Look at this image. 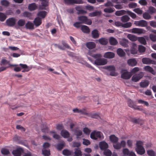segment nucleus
Returning <instances> with one entry per match:
<instances>
[{"label": "nucleus", "instance_id": "obj_59", "mask_svg": "<svg viewBox=\"0 0 156 156\" xmlns=\"http://www.w3.org/2000/svg\"><path fill=\"white\" fill-rule=\"evenodd\" d=\"M130 151L127 148H125L122 150V153L124 156H128Z\"/></svg>", "mask_w": 156, "mask_h": 156}, {"label": "nucleus", "instance_id": "obj_44", "mask_svg": "<svg viewBox=\"0 0 156 156\" xmlns=\"http://www.w3.org/2000/svg\"><path fill=\"white\" fill-rule=\"evenodd\" d=\"M17 23L18 26L23 27L25 24V21L23 19H20L18 21Z\"/></svg>", "mask_w": 156, "mask_h": 156}, {"label": "nucleus", "instance_id": "obj_26", "mask_svg": "<svg viewBox=\"0 0 156 156\" xmlns=\"http://www.w3.org/2000/svg\"><path fill=\"white\" fill-rule=\"evenodd\" d=\"M41 2L42 5L44 7L42 9H46L45 7L48 6L49 5V0H40Z\"/></svg>", "mask_w": 156, "mask_h": 156}, {"label": "nucleus", "instance_id": "obj_29", "mask_svg": "<svg viewBox=\"0 0 156 156\" xmlns=\"http://www.w3.org/2000/svg\"><path fill=\"white\" fill-rule=\"evenodd\" d=\"M81 30L84 33H89L90 32V29L89 27L85 25H82L81 26Z\"/></svg>", "mask_w": 156, "mask_h": 156}, {"label": "nucleus", "instance_id": "obj_64", "mask_svg": "<svg viewBox=\"0 0 156 156\" xmlns=\"http://www.w3.org/2000/svg\"><path fill=\"white\" fill-rule=\"evenodd\" d=\"M62 44L63 45V47L68 48L71 49L70 47L64 41H62L61 42Z\"/></svg>", "mask_w": 156, "mask_h": 156}, {"label": "nucleus", "instance_id": "obj_10", "mask_svg": "<svg viewBox=\"0 0 156 156\" xmlns=\"http://www.w3.org/2000/svg\"><path fill=\"white\" fill-rule=\"evenodd\" d=\"M64 2L66 4L73 5L75 4H81L83 3L82 0H64Z\"/></svg>", "mask_w": 156, "mask_h": 156}, {"label": "nucleus", "instance_id": "obj_16", "mask_svg": "<svg viewBox=\"0 0 156 156\" xmlns=\"http://www.w3.org/2000/svg\"><path fill=\"white\" fill-rule=\"evenodd\" d=\"M144 69L146 71L154 75H155V72L151 67L149 66H145Z\"/></svg>", "mask_w": 156, "mask_h": 156}, {"label": "nucleus", "instance_id": "obj_15", "mask_svg": "<svg viewBox=\"0 0 156 156\" xmlns=\"http://www.w3.org/2000/svg\"><path fill=\"white\" fill-rule=\"evenodd\" d=\"M99 147L102 150H105L108 147V144L104 141L100 142L99 144Z\"/></svg>", "mask_w": 156, "mask_h": 156}, {"label": "nucleus", "instance_id": "obj_30", "mask_svg": "<svg viewBox=\"0 0 156 156\" xmlns=\"http://www.w3.org/2000/svg\"><path fill=\"white\" fill-rule=\"evenodd\" d=\"M109 42L111 45H115L118 43L117 40L114 37H111L109 39Z\"/></svg>", "mask_w": 156, "mask_h": 156}, {"label": "nucleus", "instance_id": "obj_41", "mask_svg": "<svg viewBox=\"0 0 156 156\" xmlns=\"http://www.w3.org/2000/svg\"><path fill=\"white\" fill-rule=\"evenodd\" d=\"M129 17L126 15H124L121 17V21L123 23L127 22L129 20Z\"/></svg>", "mask_w": 156, "mask_h": 156}, {"label": "nucleus", "instance_id": "obj_34", "mask_svg": "<svg viewBox=\"0 0 156 156\" xmlns=\"http://www.w3.org/2000/svg\"><path fill=\"white\" fill-rule=\"evenodd\" d=\"M149 82L148 81L145 80L140 83V86L141 87L145 88L147 87L149 85Z\"/></svg>", "mask_w": 156, "mask_h": 156}, {"label": "nucleus", "instance_id": "obj_7", "mask_svg": "<svg viewBox=\"0 0 156 156\" xmlns=\"http://www.w3.org/2000/svg\"><path fill=\"white\" fill-rule=\"evenodd\" d=\"M127 103L129 107L133 108L134 110L139 111L142 110L141 108H139V106L136 105L135 102L131 99H129Z\"/></svg>", "mask_w": 156, "mask_h": 156}, {"label": "nucleus", "instance_id": "obj_18", "mask_svg": "<svg viewBox=\"0 0 156 156\" xmlns=\"http://www.w3.org/2000/svg\"><path fill=\"white\" fill-rule=\"evenodd\" d=\"M74 133L77 138H79L82 135V132L78 127L75 128L74 130Z\"/></svg>", "mask_w": 156, "mask_h": 156}, {"label": "nucleus", "instance_id": "obj_42", "mask_svg": "<svg viewBox=\"0 0 156 156\" xmlns=\"http://www.w3.org/2000/svg\"><path fill=\"white\" fill-rule=\"evenodd\" d=\"M126 11L124 10H122L116 11L115 12V15L117 16H121L125 14Z\"/></svg>", "mask_w": 156, "mask_h": 156}, {"label": "nucleus", "instance_id": "obj_53", "mask_svg": "<svg viewBox=\"0 0 156 156\" xmlns=\"http://www.w3.org/2000/svg\"><path fill=\"white\" fill-rule=\"evenodd\" d=\"M126 13L129 15L133 19H134L136 17L135 14L130 11H127L126 12Z\"/></svg>", "mask_w": 156, "mask_h": 156}, {"label": "nucleus", "instance_id": "obj_19", "mask_svg": "<svg viewBox=\"0 0 156 156\" xmlns=\"http://www.w3.org/2000/svg\"><path fill=\"white\" fill-rule=\"evenodd\" d=\"M115 56V54L111 52H108L105 53L104 57L106 58H113Z\"/></svg>", "mask_w": 156, "mask_h": 156}, {"label": "nucleus", "instance_id": "obj_50", "mask_svg": "<svg viewBox=\"0 0 156 156\" xmlns=\"http://www.w3.org/2000/svg\"><path fill=\"white\" fill-rule=\"evenodd\" d=\"M50 133H54L53 136L54 138L57 140H58L60 138V136L59 135L56 134L55 131H51L50 132Z\"/></svg>", "mask_w": 156, "mask_h": 156}, {"label": "nucleus", "instance_id": "obj_11", "mask_svg": "<svg viewBox=\"0 0 156 156\" xmlns=\"http://www.w3.org/2000/svg\"><path fill=\"white\" fill-rule=\"evenodd\" d=\"M126 145V142L124 140H122L121 143H118L114 144L113 145V147L116 149L119 150L121 148V147H125Z\"/></svg>", "mask_w": 156, "mask_h": 156}, {"label": "nucleus", "instance_id": "obj_45", "mask_svg": "<svg viewBox=\"0 0 156 156\" xmlns=\"http://www.w3.org/2000/svg\"><path fill=\"white\" fill-rule=\"evenodd\" d=\"M115 9L111 8H106L104 9V11L106 13H111L113 12Z\"/></svg>", "mask_w": 156, "mask_h": 156}, {"label": "nucleus", "instance_id": "obj_43", "mask_svg": "<svg viewBox=\"0 0 156 156\" xmlns=\"http://www.w3.org/2000/svg\"><path fill=\"white\" fill-rule=\"evenodd\" d=\"M127 37L129 39L132 41H135L137 40V37L135 35H132L131 34H129Z\"/></svg>", "mask_w": 156, "mask_h": 156}, {"label": "nucleus", "instance_id": "obj_9", "mask_svg": "<svg viewBox=\"0 0 156 156\" xmlns=\"http://www.w3.org/2000/svg\"><path fill=\"white\" fill-rule=\"evenodd\" d=\"M16 20L14 17H11L7 19L6 21L7 25L9 27H13L16 23Z\"/></svg>", "mask_w": 156, "mask_h": 156}, {"label": "nucleus", "instance_id": "obj_8", "mask_svg": "<svg viewBox=\"0 0 156 156\" xmlns=\"http://www.w3.org/2000/svg\"><path fill=\"white\" fill-rule=\"evenodd\" d=\"M121 77L124 79H129L132 76L131 73L127 71L126 70H122L121 71Z\"/></svg>", "mask_w": 156, "mask_h": 156}, {"label": "nucleus", "instance_id": "obj_3", "mask_svg": "<svg viewBox=\"0 0 156 156\" xmlns=\"http://www.w3.org/2000/svg\"><path fill=\"white\" fill-rule=\"evenodd\" d=\"M20 67H16L14 68V70L16 72H18L21 71V69H23L22 72L23 73L27 72L29 71L30 68L26 64L20 63L19 64Z\"/></svg>", "mask_w": 156, "mask_h": 156}, {"label": "nucleus", "instance_id": "obj_12", "mask_svg": "<svg viewBox=\"0 0 156 156\" xmlns=\"http://www.w3.org/2000/svg\"><path fill=\"white\" fill-rule=\"evenodd\" d=\"M134 23L137 26L142 27H146L147 25V22L144 20L135 21Z\"/></svg>", "mask_w": 156, "mask_h": 156}, {"label": "nucleus", "instance_id": "obj_35", "mask_svg": "<svg viewBox=\"0 0 156 156\" xmlns=\"http://www.w3.org/2000/svg\"><path fill=\"white\" fill-rule=\"evenodd\" d=\"M74 156H81L82 155V152L79 148H75L74 149Z\"/></svg>", "mask_w": 156, "mask_h": 156}, {"label": "nucleus", "instance_id": "obj_56", "mask_svg": "<svg viewBox=\"0 0 156 156\" xmlns=\"http://www.w3.org/2000/svg\"><path fill=\"white\" fill-rule=\"evenodd\" d=\"M143 17L146 20H149L151 18V16L148 13L145 12L143 14Z\"/></svg>", "mask_w": 156, "mask_h": 156}, {"label": "nucleus", "instance_id": "obj_36", "mask_svg": "<svg viewBox=\"0 0 156 156\" xmlns=\"http://www.w3.org/2000/svg\"><path fill=\"white\" fill-rule=\"evenodd\" d=\"M117 53L118 55L120 57H123L125 55V52L121 48H118L117 51Z\"/></svg>", "mask_w": 156, "mask_h": 156}, {"label": "nucleus", "instance_id": "obj_13", "mask_svg": "<svg viewBox=\"0 0 156 156\" xmlns=\"http://www.w3.org/2000/svg\"><path fill=\"white\" fill-rule=\"evenodd\" d=\"M142 62L143 64H156V62L155 61L147 58H143L142 59Z\"/></svg>", "mask_w": 156, "mask_h": 156}, {"label": "nucleus", "instance_id": "obj_54", "mask_svg": "<svg viewBox=\"0 0 156 156\" xmlns=\"http://www.w3.org/2000/svg\"><path fill=\"white\" fill-rule=\"evenodd\" d=\"M2 153L5 155H8L9 154V150L6 148H3L1 150Z\"/></svg>", "mask_w": 156, "mask_h": 156}, {"label": "nucleus", "instance_id": "obj_24", "mask_svg": "<svg viewBox=\"0 0 156 156\" xmlns=\"http://www.w3.org/2000/svg\"><path fill=\"white\" fill-rule=\"evenodd\" d=\"M132 32L135 34H141L143 33V29L137 28H134L132 29Z\"/></svg>", "mask_w": 156, "mask_h": 156}, {"label": "nucleus", "instance_id": "obj_1", "mask_svg": "<svg viewBox=\"0 0 156 156\" xmlns=\"http://www.w3.org/2000/svg\"><path fill=\"white\" fill-rule=\"evenodd\" d=\"M88 54L95 59L93 64L96 65H104L107 63V60L104 58H102V56L100 53L94 54L91 51H90L88 52Z\"/></svg>", "mask_w": 156, "mask_h": 156}, {"label": "nucleus", "instance_id": "obj_14", "mask_svg": "<svg viewBox=\"0 0 156 156\" xmlns=\"http://www.w3.org/2000/svg\"><path fill=\"white\" fill-rule=\"evenodd\" d=\"M23 151V150L21 148H18L16 150H13L12 152L14 156H20L21 153Z\"/></svg>", "mask_w": 156, "mask_h": 156}, {"label": "nucleus", "instance_id": "obj_47", "mask_svg": "<svg viewBox=\"0 0 156 156\" xmlns=\"http://www.w3.org/2000/svg\"><path fill=\"white\" fill-rule=\"evenodd\" d=\"M7 18L6 16L3 13L0 12V21H4Z\"/></svg>", "mask_w": 156, "mask_h": 156}, {"label": "nucleus", "instance_id": "obj_52", "mask_svg": "<svg viewBox=\"0 0 156 156\" xmlns=\"http://www.w3.org/2000/svg\"><path fill=\"white\" fill-rule=\"evenodd\" d=\"M149 12L151 14L155 13L156 12V9L153 7L150 6L148 8Z\"/></svg>", "mask_w": 156, "mask_h": 156}, {"label": "nucleus", "instance_id": "obj_37", "mask_svg": "<svg viewBox=\"0 0 156 156\" xmlns=\"http://www.w3.org/2000/svg\"><path fill=\"white\" fill-rule=\"evenodd\" d=\"M98 41L101 44L104 45H106L108 43V40L105 38H102L99 39Z\"/></svg>", "mask_w": 156, "mask_h": 156}, {"label": "nucleus", "instance_id": "obj_61", "mask_svg": "<svg viewBox=\"0 0 156 156\" xmlns=\"http://www.w3.org/2000/svg\"><path fill=\"white\" fill-rule=\"evenodd\" d=\"M138 40L141 43L144 45H145L146 44V41L145 39L143 37H139Z\"/></svg>", "mask_w": 156, "mask_h": 156}, {"label": "nucleus", "instance_id": "obj_38", "mask_svg": "<svg viewBox=\"0 0 156 156\" xmlns=\"http://www.w3.org/2000/svg\"><path fill=\"white\" fill-rule=\"evenodd\" d=\"M23 16L25 17H27L30 20L32 19V14L30 12L25 11L23 13Z\"/></svg>", "mask_w": 156, "mask_h": 156}, {"label": "nucleus", "instance_id": "obj_40", "mask_svg": "<svg viewBox=\"0 0 156 156\" xmlns=\"http://www.w3.org/2000/svg\"><path fill=\"white\" fill-rule=\"evenodd\" d=\"M6 64H9L10 66L13 67L16 66V65H12L9 64V61H7V60L5 59H2L0 65L2 66V65H4Z\"/></svg>", "mask_w": 156, "mask_h": 156}, {"label": "nucleus", "instance_id": "obj_63", "mask_svg": "<svg viewBox=\"0 0 156 156\" xmlns=\"http://www.w3.org/2000/svg\"><path fill=\"white\" fill-rule=\"evenodd\" d=\"M83 131L84 133L87 135H89L91 132L90 130L87 127L84 128Z\"/></svg>", "mask_w": 156, "mask_h": 156}, {"label": "nucleus", "instance_id": "obj_20", "mask_svg": "<svg viewBox=\"0 0 156 156\" xmlns=\"http://www.w3.org/2000/svg\"><path fill=\"white\" fill-rule=\"evenodd\" d=\"M42 20L39 17H37L34 21V24L36 27H38L42 23Z\"/></svg>", "mask_w": 156, "mask_h": 156}, {"label": "nucleus", "instance_id": "obj_49", "mask_svg": "<svg viewBox=\"0 0 156 156\" xmlns=\"http://www.w3.org/2000/svg\"><path fill=\"white\" fill-rule=\"evenodd\" d=\"M62 154L65 156H70L71 154V152L67 149H64L62 151Z\"/></svg>", "mask_w": 156, "mask_h": 156}, {"label": "nucleus", "instance_id": "obj_48", "mask_svg": "<svg viewBox=\"0 0 156 156\" xmlns=\"http://www.w3.org/2000/svg\"><path fill=\"white\" fill-rule=\"evenodd\" d=\"M42 153L44 156H49L50 155V151L46 149L43 148L42 150Z\"/></svg>", "mask_w": 156, "mask_h": 156}, {"label": "nucleus", "instance_id": "obj_4", "mask_svg": "<svg viewBox=\"0 0 156 156\" xmlns=\"http://www.w3.org/2000/svg\"><path fill=\"white\" fill-rule=\"evenodd\" d=\"M78 19L81 23L85 24L90 25H91L92 23V20L85 16H79L78 17Z\"/></svg>", "mask_w": 156, "mask_h": 156}, {"label": "nucleus", "instance_id": "obj_57", "mask_svg": "<svg viewBox=\"0 0 156 156\" xmlns=\"http://www.w3.org/2000/svg\"><path fill=\"white\" fill-rule=\"evenodd\" d=\"M132 23L130 22H126L125 23L123 24L122 25V27L125 28H128L132 26Z\"/></svg>", "mask_w": 156, "mask_h": 156}, {"label": "nucleus", "instance_id": "obj_6", "mask_svg": "<svg viewBox=\"0 0 156 156\" xmlns=\"http://www.w3.org/2000/svg\"><path fill=\"white\" fill-rule=\"evenodd\" d=\"M144 75L143 72H140L139 73L134 75L132 76L131 80L135 82H137L143 77Z\"/></svg>", "mask_w": 156, "mask_h": 156}, {"label": "nucleus", "instance_id": "obj_55", "mask_svg": "<svg viewBox=\"0 0 156 156\" xmlns=\"http://www.w3.org/2000/svg\"><path fill=\"white\" fill-rule=\"evenodd\" d=\"M133 11L139 15H141L143 13V11L139 8H136Z\"/></svg>", "mask_w": 156, "mask_h": 156}, {"label": "nucleus", "instance_id": "obj_60", "mask_svg": "<svg viewBox=\"0 0 156 156\" xmlns=\"http://www.w3.org/2000/svg\"><path fill=\"white\" fill-rule=\"evenodd\" d=\"M104 153L105 155L106 156H111L112 154L110 150L107 149L104 150Z\"/></svg>", "mask_w": 156, "mask_h": 156}, {"label": "nucleus", "instance_id": "obj_51", "mask_svg": "<svg viewBox=\"0 0 156 156\" xmlns=\"http://www.w3.org/2000/svg\"><path fill=\"white\" fill-rule=\"evenodd\" d=\"M104 68L105 69H107L108 70L110 71L113 70H115V68L114 66H105L104 67Z\"/></svg>", "mask_w": 156, "mask_h": 156}, {"label": "nucleus", "instance_id": "obj_62", "mask_svg": "<svg viewBox=\"0 0 156 156\" xmlns=\"http://www.w3.org/2000/svg\"><path fill=\"white\" fill-rule=\"evenodd\" d=\"M147 153L148 155L150 156H155L156 155L155 152L152 150L147 151Z\"/></svg>", "mask_w": 156, "mask_h": 156}, {"label": "nucleus", "instance_id": "obj_28", "mask_svg": "<svg viewBox=\"0 0 156 156\" xmlns=\"http://www.w3.org/2000/svg\"><path fill=\"white\" fill-rule=\"evenodd\" d=\"M37 6L34 3L30 4L28 7L29 10L30 11H32L35 10L37 8Z\"/></svg>", "mask_w": 156, "mask_h": 156}, {"label": "nucleus", "instance_id": "obj_27", "mask_svg": "<svg viewBox=\"0 0 156 156\" xmlns=\"http://www.w3.org/2000/svg\"><path fill=\"white\" fill-rule=\"evenodd\" d=\"M101 14V12L100 11H95L92 12L89 14V16L90 17H94L97 16H100Z\"/></svg>", "mask_w": 156, "mask_h": 156}, {"label": "nucleus", "instance_id": "obj_23", "mask_svg": "<svg viewBox=\"0 0 156 156\" xmlns=\"http://www.w3.org/2000/svg\"><path fill=\"white\" fill-rule=\"evenodd\" d=\"M128 64L129 65L132 66H135L137 64V62L134 58L130 59L128 60Z\"/></svg>", "mask_w": 156, "mask_h": 156}, {"label": "nucleus", "instance_id": "obj_46", "mask_svg": "<svg viewBox=\"0 0 156 156\" xmlns=\"http://www.w3.org/2000/svg\"><path fill=\"white\" fill-rule=\"evenodd\" d=\"M1 3L2 5L7 7H8L10 4V3L6 0H2L1 2Z\"/></svg>", "mask_w": 156, "mask_h": 156}, {"label": "nucleus", "instance_id": "obj_17", "mask_svg": "<svg viewBox=\"0 0 156 156\" xmlns=\"http://www.w3.org/2000/svg\"><path fill=\"white\" fill-rule=\"evenodd\" d=\"M130 52L132 54H135L137 53V45L134 43H132V47L130 49Z\"/></svg>", "mask_w": 156, "mask_h": 156}, {"label": "nucleus", "instance_id": "obj_39", "mask_svg": "<svg viewBox=\"0 0 156 156\" xmlns=\"http://www.w3.org/2000/svg\"><path fill=\"white\" fill-rule=\"evenodd\" d=\"M47 14V12L45 11H41L39 12L37 14V15L42 18H44Z\"/></svg>", "mask_w": 156, "mask_h": 156}, {"label": "nucleus", "instance_id": "obj_32", "mask_svg": "<svg viewBox=\"0 0 156 156\" xmlns=\"http://www.w3.org/2000/svg\"><path fill=\"white\" fill-rule=\"evenodd\" d=\"M25 27L27 29H34V24L31 22L28 21L26 23Z\"/></svg>", "mask_w": 156, "mask_h": 156}, {"label": "nucleus", "instance_id": "obj_25", "mask_svg": "<svg viewBox=\"0 0 156 156\" xmlns=\"http://www.w3.org/2000/svg\"><path fill=\"white\" fill-rule=\"evenodd\" d=\"M61 135L65 138H67L69 136V133L66 130H62L61 132Z\"/></svg>", "mask_w": 156, "mask_h": 156}, {"label": "nucleus", "instance_id": "obj_2", "mask_svg": "<svg viewBox=\"0 0 156 156\" xmlns=\"http://www.w3.org/2000/svg\"><path fill=\"white\" fill-rule=\"evenodd\" d=\"M143 145V142L142 141L139 140L137 141L136 151L138 154L143 155L145 153V150Z\"/></svg>", "mask_w": 156, "mask_h": 156}, {"label": "nucleus", "instance_id": "obj_58", "mask_svg": "<svg viewBox=\"0 0 156 156\" xmlns=\"http://www.w3.org/2000/svg\"><path fill=\"white\" fill-rule=\"evenodd\" d=\"M138 51L140 52H144L146 50V48L142 45H140L138 46Z\"/></svg>", "mask_w": 156, "mask_h": 156}, {"label": "nucleus", "instance_id": "obj_5", "mask_svg": "<svg viewBox=\"0 0 156 156\" xmlns=\"http://www.w3.org/2000/svg\"><path fill=\"white\" fill-rule=\"evenodd\" d=\"M101 134L102 133L100 132L94 131L91 133L90 137L93 139L97 140L101 138Z\"/></svg>", "mask_w": 156, "mask_h": 156}, {"label": "nucleus", "instance_id": "obj_33", "mask_svg": "<svg viewBox=\"0 0 156 156\" xmlns=\"http://www.w3.org/2000/svg\"><path fill=\"white\" fill-rule=\"evenodd\" d=\"M92 37L94 39L98 38L99 36L98 31L96 29L93 30L92 31Z\"/></svg>", "mask_w": 156, "mask_h": 156}, {"label": "nucleus", "instance_id": "obj_22", "mask_svg": "<svg viewBox=\"0 0 156 156\" xmlns=\"http://www.w3.org/2000/svg\"><path fill=\"white\" fill-rule=\"evenodd\" d=\"M119 43L120 45L124 47H128V40L126 39L123 38L120 41Z\"/></svg>", "mask_w": 156, "mask_h": 156}, {"label": "nucleus", "instance_id": "obj_21", "mask_svg": "<svg viewBox=\"0 0 156 156\" xmlns=\"http://www.w3.org/2000/svg\"><path fill=\"white\" fill-rule=\"evenodd\" d=\"M86 46L89 49H91L95 47L96 44L94 42H89L86 43Z\"/></svg>", "mask_w": 156, "mask_h": 156}, {"label": "nucleus", "instance_id": "obj_31", "mask_svg": "<svg viewBox=\"0 0 156 156\" xmlns=\"http://www.w3.org/2000/svg\"><path fill=\"white\" fill-rule=\"evenodd\" d=\"M109 139L110 140L113 144L117 143L119 140L118 138L114 135L110 136Z\"/></svg>", "mask_w": 156, "mask_h": 156}]
</instances>
